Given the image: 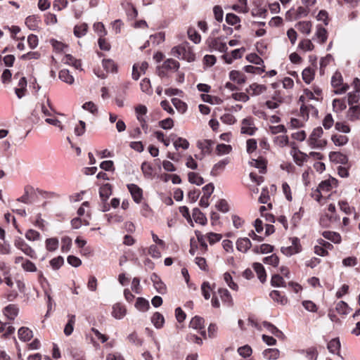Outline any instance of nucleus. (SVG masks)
I'll list each match as a JSON object with an SVG mask.
<instances>
[{"mask_svg":"<svg viewBox=\"0 0 360 360\" xmlns=\"http://www.w3.org/2000/svg\"><path fill=\"white\" fill-rule=\"evenodd\" d=\"M298 48L304 51H311L314 49V45L309 39H304L300 41Z\"/></svg>","mask_w":360,"mask_h":360,"instance_id":"nucleus-40","label":"nucleus"},{"mask_svg":"<svg viewBox=\"0 0 360 360\" xmlns=\"http://www.w3.org/2000/svg\"><path fill=\"white\" fill-rule=\"evenodd\" d=\"M208 46L213 51L225 53L228 50L226 44L221 37L211 38L207 40Z\"/></svg>","mask_w":360,"mask_h":360,"instance_id":"nucleus-5","label":"nucleus"},{"mask_svg":"<svg viewBox=\"0 0 360 360\" xmlns=\"http://www.w3.org/2000/svg\"><path fill=\"white\" fill-rule=\"evenodd\" d=\"M331 139H332L333 142L334 143V144L335 146H342L345 145L349 141V139L347 136L338 135V134L332 136Z\"/></svg>","mask_w":360,"mask_h":360,"instance_id":"nucleus-45","label":"nucleus"},{"mask_svg":"<svg viewBox=\"0 0 360 360\" xmlns=\"http://www.w3.org/2000/svg\"><path fill=\"white\" fill-rule=\"evenodd\" d=\"M188 181L190 183L200 186L204 183L203 178L200 176L198 173L189 172L188 174Z\"/></svg>","mask_w":360,"mask_h":360,"instance_id":"nucleus-44","label":"nucleus"},{"mask_svg":"<svg viewBox=\"0 0 360 360\" xmlns=\"http://www.w3.org/2000/svg\"><path fill=\"white\" fill-rule=\"evenodd\" d=\"M314 37L317 39L320 44H324L328 39L327 30L321 25L316 27Z\"/></svg>","mask_w":360,"mask_h":360,"instance_id":"nucleus-23","label":"nucleus"},{"mask_svg":"<svg viewBox=\"0 0 360 360\" xmlns=\"http://www.w3.org/2000/svg\"><path fill=\"white\" fill-rule=\"evenodd\" d=\"M347 117L349 120L354 122L360 120V108L359 105L351 106L347 112Z\"/></svg>","mask_w":360,"mask_h":360,"instance_id":"nucleus-20","label":"nucleus"},{"mask_svg":"<svg viewBox=\"0 0 360 360\" xmlns=\"http://www.w3.org/2000/svg\"><path fill=\"white\" fill-rule=\"evenodd\" d=\"M283 103V98L281 97L274 96L271 100L267 101L265 103L266 106L271 110L278 108Z\"/></svg>","mask_w":360,"mask_h":360,"instance_id":"nucleus-42","label":"nucleus"},{"mask_svg":"<svg viewBox=\"0 0 360 360\" xmlns=\"http://www.w3.org/2000/svg\"><path fill=\"white\" fill-rule=\"evenodd\" d=\"M263 262L266 264L277 266L279 263V259L276 255L272 254L270 256L264 257Z\"/></svg>","mask_w":360,"mask_h":360,"instance_id":"nucleus-62","label":"nucleus"},{"mask_svg":"<svg viewBox=\"0 0 360 360\" xmlns=\"http://www.w3.org/2000/svg\"><path fill=\"white\" fill-rule=\"evenodd\" d=\"M127 314L125 307L120 303H116L112 307V315L117 319H122Z\"/></svg>","mask_w":360,"mask_h":360,"instance_id":"nucleus-15","label":"nucleus"},{"mask_svg":"<svg viewBox=\"0 0 360 360\" xmlns=\"http://www.w3.org/2000/svg\"><path fill=\"white\" fill-rule=\"evenodd\" d=\"M51 44L53 47V49L58 52H64L65 53L68 49V46L65 44H63L61 41H58L57 40L52 39L51 41Z\"/></svg>","mask_w":360,"mask_h":360,"instance_id":"nucleus-64","label":"nucleus"},{"mask_svg":"<svg viewBox=\"0 0 360 360\" xmlns=\"http://www.w3.org/2000/svg\"><path fill=\"white\" fill-rule=\"evenodd\" d=\"M251 14L254 17L265 18L267 15V9L265 7L257 6L252 8Z\"/></svg>","mask_w":360,"mask_h":360,"instance_id":"nucleus-51","label":"nucleus"},{"mask_svg":"<svg viewBox=\"0 0 360 360\" xmlns=\"http://www.w3.org/2000/svg\"><path fill=\"white\" fill-rule=\"evenodd\" d=\"M45 122L49 124L57 127L60 131H63L65 129V127L62 124L61 121L59 120L56 115H53L51 117H46Z\"/></svg>","mask_w":360,"mask_h":360,"instance_id":"nucleus-36","label":"nucleus"},{"mask_svg":"<svg viewBox=\"0 0 360 360\" xmlns=\"http://www.w3.org/2000/svg\"><path fill=\"white\" fill-rule=\"evenodd\" d=\"M249 164L250 166L259 169L260 173H264L266 162L263 159H252Z\"/></svg>","mask_w":360,"mask_h":360,"instance_id":"nucleus-38","label":"nucleus"},{"mask_svg":"<svg viewBox=\"0 0 360 360\" xmlns=\"http://www.w3.org/2000/svg\"><path fill=\"white\" fill-rule=\"evenodd\" d=\"M135 307L141 311H146L150 308V304L146 299L138 297L135 303Z\"/></svg>","mask_w":360,"mask_h":360,"instance_id":"nucleus-39","label":"nucleus"},{"mask_svg":"<svg viewBox=\"0 0 360 360\" xmlns=\"http://www.w3.org/2000/svg\"><path fill=\"white\" fill-rule=\"evenodd\" d=\"M335 184L336 180L332 178L321 182L317 188H319V192H322L323 193H328L331 190L333 186L335 185Z\"/></svg>","mask_w":360,"mask_h":360,"instance_id":"nucleus-22","label":"nucleus"},{"mask_svg":"<svg viewBox=\"0 0 360 360\" xmlns=\"http://www.w3.org/2000/svg\"><path fill=\"white\" fill-rule=\"evenodd\" d=\"M151 321L154 326L159 329L163 327L165 323V318L162 314L159 312H155L151 317Z\"/></svg>","mask_w":360,"mask_h":360,"instance_id":"nucleus-31","label":"nucleus"},{"mask_svg":"<svg viewBox=\"0 0 360 360\" xmlns=\"http://www.w3.org/2000/svg\"><path fill=\"white\" fill-rule=\"evenodd\" d=\"M290 154L292 155L294 161L298 165H302L308 158L307 154L301 152L295 148L291 150Z\"/></svg>","mask_w":360,"mask_h":360,"instance_id":"nucleus-13","label":"nucleus"},{"mask_svg":"<svg viewBox=\"0 0 360 360\" xmlns=\"http://www.w3.org/2000/svg\"><path fill=\"white\" fill-rule=\"evenodd\" d=\"M244 70L248 73L260 75L265 72V67H255L253 65H246L244 67Z\"/></svg>","mask_w":360,"mask_h":360,"instance_id":"nucleus-59","label":"nucleus"},{"mask_svg":"<svg viewBox=\"0 0 360 360\" xmlns=\"http://www.w3.org/2000/svg\"><path fill=\"white\" fill-rule=\"evenodd\" d=\"M213 142L210 140H201L197 143L198 148L201 150L203 155L210 154L211 153V148Z\"/></svg>","mask_w":360,"mask_h":360,"instance_id":"nucleus-18","label":"nucleus"},{"mask_svg":"<svg viewBox=\"0 0 360 360\" xmlns=\"http://www.w3.org/2000/svg\"><path fill=\"white\" fill-rule=\"evenodd\" d=\"M256 129L257 128L255 126V123L252 117H246L242 120L240 129L242 134L253 135Z\"/></svg>","mask_w":360,"mask_h":360,"instance_id":"nucleus-9","label":"nucleus"},{"mask_svg":"<svg viewBox=\"0 0 360 360\" xmlns=\"http://www.w3.org/2000/svg\"><path fill=\"white\" fill-rule=\"evenodd\" d=\"M59 78L63 82L69 84H72L75 81L73 76L70 74V72L68 70H60L59 72Z\"/></svg>","mask_w":360,"mask_h":360,"instance_id":"nucleus-41","label":"nucleus"},{"mask_svg":"<svg viewBox=\"0 0 360 360\" xmlns=\"http://www.w3.org/2000/svg\"><path fill=\"white\" fill-rule=\"evenodd\" d=\"M279 354L277 349H267L263 352V355L266 359H276L279 357Z\"/></svg>","mask_w":360,"mask_h":360,"instance_id":"nucleus-56","label":"nucleus"},{"mask_svg":"<svg viewBox=\"0 0 360 360\" xmlns=\"http://www.w3.org/2000/svg\"><path fill=\"white\" fill-rule=\"evenodd\" d=\"M322 236L334 243H340L341 242V236L337 232L326 231L322 233Z\"/></svg>","mask_w":360,"mask_h":360,"instance_id":"nucleus-30","label":"nucleus"},{"mask_svg":"<svg viewBox=\"0 0 360 360\" xmlns=\"http://www.w3.org/2000/svg\"><path fill=\"white\" fill-rule=\"evenodd\" d=\"M25 238L30 241H35L40 239L41 235L34 229H29L25 233Z\"/></svg>","mask_w":360,"mask_h":360,"instance_id":"nucleus-60","label":"nucleus"},{"mask_svg":"<svg viewBox=\"0 0 360 360\" xmlns=\"http://www.w3.org/2000/svg\"><path fill=\"white\" fill-rule=\"evenodd\" d=\"M14 245L20 250L25 255L34 259L36 258V252L22 238L18 237L15 239Z\"/></svg>","mask_w":360,"mask_h":360,"instance_id":"nucleus-4","label":"nucleus"},{"mask_svg":"<svg viewBox=\"0 0 360 360\" xmlns=\"http://www.w3.org/2000/svg\"><path fill=\"white\" fill-rule=\"evenodd\" d=\"M274 143L276 146L283 148L288 144L289 139L288 136L285 134L279 135L274 138Z\"/></svg>","mask_w":360,"mask_h":360,"instance_id":"nucleus-49","label":"nucleus"},{"mask_svg":"<svg viewBox=\"0 0 360 360\" xmlns=\"http://www.w3.org/2000/svg\"><path fill=\"white\" fill-rule=\"evenodd\" d=\"M333 108L336 112H341L346 109L347 105L344 100L335 98L333 101Z\"/></svg>","mask_w":360,"mask_h":360,"instance_id":"nucleus-54","label":"nucleus"},{"mask_svg":"<svg viewBox=\"0 0 360 360\" xmlns=\"http://www.w3.org/2000/svg\"><path fill=\"white\" fill-rule=\"evenodd\" d=\"M231 96L235 101L243 103L248 102L250 100V96L247 92L233 93Z\"/></svg>","mask_w":360,"mask_h":360,"instance_id":"nucleus-63","label":"nucleus"},{"mask_svg":"<svg viewBox=\"0 0 360 360\" xmlns=\"http://www.w3.org/2000/svg\"><path fill=\"white\" fill-rule=\"evenodd\" d=\"M218 293L224 302L227 304H231L232 302V297L228 290L224 288H219L218 290Z\"/></svg>","mask_w":360,"mask_h":360,"instance_id":"nucleus-57","label":"nucleus"},{"mask_svg":"<svg viewBox=\"0 0 360 360\" xmlns=\"http://www.w3.org/2000/svg\"><path fill=\"white\" fill-rule=\"evenodd\" d=\"M192 216L196 223L204 225L207 222V218L198 208L193 210Z\"/></svg>","mask_w":360,"mask_h":360,"instance_id":"nucleus-32","label":"nucleus"},{"mask_svg":"<svg viewBox=\"0 0 360 360\" xmlns=\"http://www.w3.org/2000/svg\"><path fill=\"white\" fill-rule=\"evenodd\" d=\"M291 245L288 247H283L281 252L286 256H292L301 251V245L300 244V240L297 237L290 238Z\"/></svg>","mask_w":360,"mask_h":360,"instance_id":"nucleus-6","label":"nucleus"},{"mask_svg":"<svg viewBox=\"0 0 360 360\" xmlns=\"http://www.w3.org/2000/svg\"><path fill=\"white\" fill-rule=\"evenodd\" d=\"M18 338L23 342L29 341L33 336L32 331L27 327H21L18 332Z\"/></svg>","mask_w":360,"mask_h":360,"instance_id":"nucleus-24","label":"nucleus"},{"mask_svg":"<svg viewBox=\"0 0 360 360\" xmlns=\"http://www.w3.org/2000/svg\"><path fill=\"white\" fill-rule=\"evenodd\" d=\"M230 162V159L226 158L218 162H217L212 167L211 174L214 176H217L220 172L223 171L226 166Z\"/></svg>","mask_w":360,"mask_h":360,"instance_id":"nucleus-19","label":"nucleus"},{"mask_svg":"<svg viewBox=\"0 0 360 360\" xmlns=\"http://www.w3.org/2000/svg\"><path fill=\"white\" fill-rule=\"evenodd\" d=\"M340 348V342L338 338L331 340L328 343V349L333 354L338 353Z\"/></svg>","mask_w":360,"mask_h":360,"instance_id":"nucleus-50","label":"nucleus"},{"mask_svg":"<svg viewBox=\"0 0 360 360\" xmlns=\"http://www.w3.org/2000/svg\"><path fill=\"white\" fill-rule=\"evenodd\" d=\"M224 280L227 285L233 290L237 291L238 290V285L233 281L232 276L228 272L224 274Z\"/></svg>","mask_w":360,"mask_h":360,"instance_id":"nucleus-58","label":"nucleus"},{"mask_svg":"<svg viewBox=\"0 0 360 360\" xmlns=\"http://www.w3.org/2000/svg\"><path fill=\"white\" fill-rule=\"evenodd\" d=\"M252 266L254 270L257 273L258 278L260 280L262 283H264L266 281V274L263 265L260 263L256 262L253 264Z\"/></svg>","mask_w":360,"mask_h":360,"instance_id":"nucleus-27","label":"nucleus"},{"mask_svg":"<svg viewBox=\"0 0 360 360\" xmlns=\"http://www.w3.org/2000/svg\"><path fill=\"white\" fill-rule=\"evenodd\" d=\"M19 312V307L15 304H9L2 309V314L8 321H14Z\"/></svg>","mask_w":360,"mask_h":360,"instance_id":"nucleus-7","label":"nucleus"},{"mask_svg":"<svg viewBox=\"0 0 360 360\" xmlns=\"http://www.w3.org/2000/svg\"><path fill=\"white\" fill-rule=\"evenodd\" d=\"M203 318L195 316L190 321L189 327L194 330H202L205 328Z\"/></svg>","mask_w":360,"mask_h":360,"instance_id":"nucleus-26","label":"nucleus"},{"mask_svg":"<svg viewBox=\"0 0 360 360\" xmlns=\"http://www.w3.org/2000/svg\"><path fill=\"white\" fill-rule=\"evenodd\" d=\"M172 55L179 59L186 60L188 62L193 61L195 58V53L192 51L188 44H181L172 48Z\"/></svg>","mask_w":360,"mask_h":360,"instance_id":"nucleus-2","label":"nucleus"},{"mask_svg":"<svg viewBox=\"0 0 360 360\" xmlns=\"http://www.w3.org/2000/svg\"><path fill=\"white\" fill-rule=\"evenodd\" d=\"M26 87H27V80H26L25 77H20V79L18 82V86L15 89V94L18 98H21L25 96V91H26Z\"/></svg>","mask_w":360,"mask_h":360,"instance_id":"nucleus-21","label":"nucleus"},{"mask_svg":"<svg viewBox=\"0 0 360 360\" xmlns=\"http://www.w3.org/2000/svg\"><path fill=\"white\" fill-rule=\"evenodd\" d=\"M88 25L86 23L77 25L74 27V34L75 37L80 38L86 34Z\"/></svg>","mask_w":360,"mask_h":360,"instance_id":"nucleus-37","label":"nucleus"},{"mask_svg":"<svg viewBox=\"0 0 360 360\" xmlns=\"http://www.w3.org/2000/svg\"><path fill=\"white\" fill-rule=\"evenodd\" d=\"M99 194L102 200L105 202L112 194V187L110 184H105L103 185L100 188Z\"/></svg>","mask_w":360,"mask_h":360,"instance_id":"nucleus-29","label":"nucleus"},{"mask_svg":"<svg viewBox=\"0 0 360 360\" xmlns=\"http://www.w3.org/2000/svg\"><path fill=\"white\" fill-rule=\"evenodd\" d=\"M68 321L65 326L64 333L65 335L70 336L74 330V326L75 323L76 317L73 314H68Z\"/></svg>","mask_w":360,"mask_h":360,"instance_id":"nucleus-25","label":"nucleus"},{"mask_svg":"<svg viewBox=\"0 0 360 360\" xmlns=\"http://www.w3.org/2000/svg\"><path fill=\"white\" fill-rule=\"evenodd\" d=\"M323 134L321 127L314 129L307 140L308 145L313 149L323 148L327 144V141L323 137Z\"/></svg>","mask_w":360,"mask_h":360,"instance_id":"nucleus-1","label":"nucleus"},{"mask_svg":"<svg viewBox=\"0 0 360 360\" xmlns=\"http://www.w3.org/2000/svg\"><path fill=\"white\" fill-rule=\"evenodd\" d=\"M172 103L179 112L183 114L186 111L187 105L180 99L174 98L172 99Z\"/></svg>","mask_w":360,"mask_h":360,"instance_id":"nucleus-48","label":"nucleus"},{"mask_svg":"<svg viewBox=\"0 0 360 360\" xmlns=\"http://www.w3.org/2000/svg\"><path fill=\"white\" fill-rule=\"evenodd\" d=\"M0 269H1L3 272V283H5L7 286L9 288H13L14 285V281L12 278L11 274V268L6 264H1L0 266Z\"/></svg>","mask_w":360,"mask_h":360,"instance_id":"nucleus-12","label":"nucleus"},{"mask_svg":"<svg viewBox=\"0 0 360 360\" xmlns=\"http://www.w3.org/2000/svg\"><path fill=\"white\" fill-rule=\"evenodd\" d=\"M251 246L252 243L248 238H240L236 241V248L240 252H246Z\"/></svg>","mask_w":360,"mask_h":360,"instance_id":"nucleus-16","label":"nucleus"},{"mask_svg":"<svg viewBox=\"0 0 360 360\" xmlns=\"http://www.w3.org/2000/svg\"><path fill=\"white\" fill-rule=\"evenodd\" d=\"M335 309L340 314L342 315L348 314L351 310L348 304L343 301H340L337 304Z\"/></svg>","mask_w":360,"mask_h":360,"instance_id":"nucleus-55","label":"nucleus"},{"mask_svg":"<svg viewBox=\"0 0 360 360\" xmlns=\"http://www.w3.org/2000/svg\"><path fill=\"white\" fill-rule=\"evenodd\" d=\"M270 297L272 300L284 305L287 303V298L281 295V292L278 290H273L270 293Z\"/></svg>","mask_w":360,"mask_h":360,"instance_id":"nucleus-47","label":"nucleus"},{"mask_svg":"<svg viewBox=\"0 0 360 360\" xmlns=\"http://www.w3.org/2000/svg\"><path fill=\"white\" fill-rule=\"evenodd\" d=\"M135 110H136L137 119L139 120V122H141L142 123L143 129L146 131L148 129V127L146 124V120L144 118V115L147 112L146 106H145L143 105H139L136 108Z\"/></svg>","mask_w":360,"mask_h":360,"instance_id":"nucleus-14","label":"nucleus"},{"mask_svg":"<svg viewBox=\"0 0 360 360\" xmlns=\"http://www.w3.org/2000/svg\"><path fill=\"white\" fill-rule=\"evenodd\" d=\"M232 151V146L224 143L218 144L216 147V154L218 156L228 155Z\"/></svg>","mask_w":360,"mask_h":360,"instance_id":"nucleus-34","label":"nucleus"},{"mask_svg":"<svg viewBox=\"0 0 360 360\" xmlns=\"http://www.w3.org/2000/svg\"><path fill=\"white\" fill-rule=\"evenodd\" d=\"M39 110L42 114V117H51L53 115L64 116V114L57 112L50 105L49 100L47 99L46 103H41L39 106Z\"/></svg>","mask_w":360,"mask_h":360,"instance_id":"nucleus-8","label":"nucleus"},{"mask_svg":"<svg viewBox=\"0 0 360 360\" xmlns=\"http://www.w3.org/2000/svg\"><path fill=\"white\" fill-rule=\"evenodd\" d=\"M295 27L300 32L309 34L311 31L312 25L310 21H301L297 23Z\"/></svg>","mask_w":360,"mask_h":360,"instance_id":"nucleus-28","label":"nucleus"},{"mask_svg":"<svg viewBox=\"0 0 360 360\" xmlns=\"http://www.w3.org/2000/svg\"><path fill=\"white\" fill-rule=\"evenodd\" d=\"M229 78L231 81L238 84H243L246 82V76L241 72L238 70H232L229 73Z\"/></svg>","mask_w":360,"mask_h":360,"instance_id":"nucleus-17","label":"nucleus"},{"mask_svg":"<svg viewBox=\"0 0 360 360\" xmlns=\"http://www.w3.org/2000/svg\"><path fill=\"white\" fill-rule=\"evenodd\" d=\"M331 85L335 89V94H342L349 89V85L343 83V78L340 72H336L331 78Z\"/></svg>","mask_w":360,"mask_h":360,"instance_id":"nucleus-3","label":"nucleus"},{"mask_svg":"<svg viewBox=\"0 0 360 360\" xmlns=\"http://www.w3.org/2000/svg\"><path fill=\"white\" fill-rule=\"evenodd\" d=\"M127 188L134 202L140 203L143 198V190L134 184H128Z\"/></svg>","mask_w":360,"mask_h":360,"instance_id":"nucleus-11","label":"nucleus"},{"mask_svg":"<svg viewBox=\"0 0 360 360\" xmlns=\"http://www.w3.org/2000/svg\"><path fill=\"white\" fill-rule=\"evenodd\" d=\"M173 143L174 148L176 150H178L180 148L186 150L189 147L188 141L186 139L181 137H179L176 139L173 140Z\"/></svg>","mask_w":360,"mask_h":360,"instance_id":"nucleus-46","label":"nucleus"},{"mask_svg":"<svg viewBox=\"0 0 360 360\" xmlns=\"http://www.w3.org/2000/svg\"><path fill=\"white\" fill-rule=\"evenodd\" d=\"M152 280L153 281L154 286H155V289L157 290V291L159 293H160V294L166 293V292H167L166 285H165V284L163 282H162L159 279L158 276L153 275V277H152Z\"/></svg>","mask_w":360,"mask_h":360,"instance_id":"nucleus-33","label":"nucleus"},{"mask_svg":"<svg viewBox=\"0 0 360 360\" xmlns=\"http://www.w3.org/2000/svg\"><path fill=\"white\" fill-rule=\"evenodd\" d=\"M239 4L233 5V9L239 13H246L248 12V0H238Z\"/></svg>","mask_w":360,"mask_h":360,"instance_id":"nucleus-53","label":"nucleus"},{"mask_svg":"<svg viewBox=\"0 0 360 360\" xmlns=\"http://www.w3.org/2000/svg\"><path fill=\"white\" fill-rule=\"evenodd\" d=\"M267 88L264 84L253 83L246 88L245 91L252 96H257L264 94Z\"/></svg>","mask_w":360,"mask_h":360,"instance_id":"nucleus-10","label":"nucleus"},{"mask_svg":"<svg viewBox=\"0 0 360 360\" xmlns=\"http://www.w3.org/2000/svg\"><path fill=\"white\" fill-rule=\"evenodd\" d=\"M274 247L269 244H262L260 246H255L253 248V252L256 254H267L271 252Z\"/></svg>","mask_w":360,"mask_h":360,"instance_id":"nucleus-35","label":"nucleus"},{"mask_svg":"<svg viewBox=\"0 0 360 360\" xmlns=\"http://www.w3.org/2000/svg\"><path fill=\"white\" fill-rule=\"evenodd\" d=\"M162 68L166 70L176 71L179 68V63L172 58H169L164 62Z\"/></svg>","mask_w":360,"mask_h":360,"instance_id":"nucleus-43","label":"nucleus"},{"mask_svg":"<svg viewBox=\"0 0 360 360\" xmlns=\"http://www.w3.org/2000/svg\"><path fill=\"white\" fill-rule=\"evenodd\" d=\"M314 78V70L310 68H305L302 71V79L307 83L309 84Z\"/></svg>","mask_w":360,"mask_h":360,"instance_id":"nucleus-52","label":"nucleus"},{"mask_svg":"<svg viewBox=\"0 0 360 360\" xmlns=\"http://www.w3.org/2000/svg\"><path fill=\"white\" fill-rule=\"evenodd\" d=\"M46 248L49 251H55L58 248V240L56 238L47 239L46 240Z\"/></svg>","mask_w":360,"mask_h":360,"instance_id":"nucleus-61","label":"nucleus"}]
</instances>
